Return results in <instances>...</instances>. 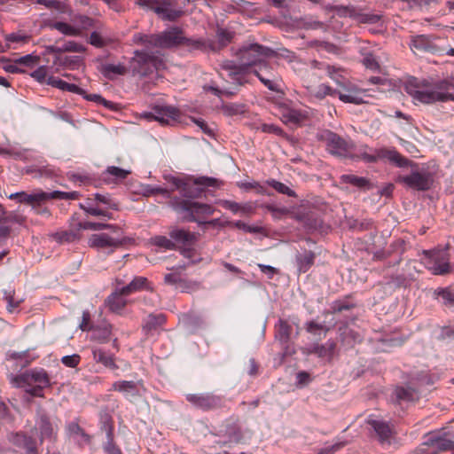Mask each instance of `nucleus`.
<instances>
[{
  "label": "nucleus",
  "mask_w": 454,
  "mask_h": 454,
  "mask_svg": "<svg viewBox=\"0 0 454 454\" xmlns=\"http://www.w3.org/2000/svg\"><path fill=\"white\" fill-rule=\"evenodd\" d=\"M404 90L415 105L454 101V79H445L434 83L415 77L404 82Z\"/></svg>",
  "instance_id": "f257e3e1"
},
{
  "label": "nucleus",
  "mask_w": 454,
  "mask_h": 454,
  "mask_svg": "<svg viewBox=\"0 0 454 454\" xmlns=\"http://www.w3.org/2000/svg\"><path fill=\"white\" fill-rule=\"evenodd\" d=\"M135 43L144 44L149 48L170 49L178 46H184L189 50H204L206 43L203 39H192L184 35L182 28L170 27L158 34H135L133 35Z\"/></svg>",
  "instance_id": "f03ea898"
},
{
  "label": "nucleus",
  "mask_w": 454,
  "mask_h": 454,
  "mask_svg": "<svg viewBox=\"0 0 454 454\" xmlns=\"http://www.w3.org/2000/svg\"><path fill=\"white\" fill-rule=\"evenodd\" d=\"M310 64L311 67L315 70H324L326 74L342 89V90H337V96L342 102L355 105L368 103V100L364 99V98L368 96L366 90L351 87L344 74V70L317 60L311 61Z\"/></svg>",
  "instance_id": "7ed1b4c3"
},
{
  "label": "nucleus",
  "mask_w": 454,
  "mask_h": 454,
  "mask_svg": "<svg viewBox=\"0 0 454 454\" xmlns=\"http://www.w3.org/2000/svg\"><path fill=\"white\" fill-rule=\"evenodd\" d=\"M273 51L259 43H251L247 46H243L238 52V58L240 61L239 66L232 64H227L224 67L230 71V75H233V79H237V75H239L245 72H247L249 68L255 67L263 62L268 57L271 56Z\"/></svg>",
  "instance_id": "20e7f679"
},
{
  "label": "nucleus",
  "mask_w": 454,
  "mask_h": 454,
  "mask_svg": "<svg viewBox=\"0 0 454 454\" xmlns=\"http://www.w3.org/2000/svg\"><path fill=\"white\" fill-rule=\"evenodd\" d=\"M352 151L355 156L350 157L351 159H359L365 162H376L379 160L387 159L399 168L416 166V164L401 155L395 149H372L366 145H361L358 147H356L353 145Z\"/></svg>",
  "instance_id": "39448f33"
},
{
  "label": "nucleus",
  "mask_w": 454,
  "mask_h": 454,
  "mask_svg": "<svg viewBox=\"0 0 454 454\" xmlns=\"http://www.w3.org/2000/svg\"><path fill=\"white\" fill-rule=\"evenodd\" d=\"M12 382L34 396H43L42 390L50 386V378L45 370L35 368L13 377Z\"/></svg>",
  "instance_id": "423d86ee"
},
{
  "label": "nucleus",
  "mask_w": 454,
  "mask_h": 454,
  "mask_svg": "<svg viewBox=\"0 0 454 454\" xmlns=\"http://www.w3.org/2000/svg\"><path fill=\"white\" fill-rule=\"evenodd\" d=\"M136 4L154 12L162 20L176 21L184 15V11L176 6V0H137Z\"/></svg>",
  "instance_id": "0eeeda50"
},
{
  "label": "nucleus",
  "mask_w": 454,
  "mask_h": 454,
  "mask_svg": "<svg viewBox=\"0 0 454 454\" xmlns=\"http://www.w3.org/2000/svg\"><path fill=\"white\" fill-rule=\"evenodd\" d=\"M166 182L172 187L171 191L177 190L184 197H195L199 192L194 185H201L205 187L216 186L217 180L212 177L201 176L195 180L188 178H180L174 176H165Z\"/></svg>",
  "instance_id": "6e6552de"
},
{
  "label": "nucleus",
  "mask_w": 454,
  "mask_h": 454,
  "mask_svg": "<svg viewBox=\"0 0 454 454\" xmlns=\"http://www.w3.org/2000/svg\"><path fill=\"white\" fill-rule=\"evenodd\" d=\"M132 70L140 76H146L163 68L164 62L161 58L150 54L145 51H136L131 61Z\"/></svg>",
  "instance_id": "1a4fd4ad"
},
{
  "label": "nucleus",
  "mask_w": 454,
  "mask_h": 454,
  "mask_svg": "<svg viewBox=\"0 0 454 454\" xmlns=\"http://www.w3.org/2000/svg\"><path fill=\"white\" fill-rule=\"evenodd\" d=\"M111 229L113 230V235L105 232L90 235L88 239L89 247L98 250H107L108 253H112L122 246L125 239L121 229L114 225Z\"/></svg>",
  "instance_id": "9d476101"
},
{
  "label": "nucleus",
  "mask_w": 454,
  "mask_h": 454,
  "mask_svg": "<svg viewBox=\"0 0 454 454\" xmlns=\"http://www.w3.org/2000/svg\"><path fill=\"white\" fill-rule=\"evenodd\" d=\"M173 207L178 213L184 215L183 218L184 220L199 223H201V218L214 213L211 206L190 200L173 202Z\"/></svg>",
  "instance_id": "9b49d317"
},
{
  "label": "nucleus",
  "mask_w": 454,
  "mask_h": 454,
  "mask_svg": "<svg viewBox=\"0 0 454 454\" xmlns=\"http://www.w3.org/2000/svg\"><path fill=\"white\" fill-rule=\"evenodd\" d=\"M324 139L326 142L327 151L337 156L340 157H354L353 144L342 139L338 135L327 131L324 134Z\"/></svg>",
  "instance_id": "f8f14e48"
},
{
  "label": "nucleus",
  "mask_w": 454,
  "mask_h": 454,
  "mask_svg": "<svg viewBox=\"0 0 454 454\" xmlns=\"http://www.w3.org/2000/svg\"><path fill=\"white\" fill-rule=\"evenodd\" d=\"M398 180L409 188L417 191H427L433 183L432 176L428 172L418 170H412L410 175L399 176Z\"/></svg>",
  "instance_id": "ddd939ff"
},
{
  "label": "nucleus",
  "mask_w": 454,
  "mask_h": 454,
  "mask_svg": "<svg viewBox=\"0 0 454 454\" xmlns=\"http://www.w3.org/2000/svg\"><path fill=\"white\" fill-rule=\"evenodd\" d=\"M35 429L39 433L41 443L44 441L54 443L57 441L59 427L56 422L52 421L45 414L40 415L36 419Z\"/></svg>",
  "instance_id": "4468645a"
},
{
  "label": "nucleus",
  "mask_w": 454,
  "mask_h": 454,
  "mask_svg": "<svg viewBox=\"0 0 454 454\" xmlns=\"http://www.w3.org/2000/svg\"><path fill=\"white\" fill-rule=\"evenodd\" d=\"M253 72L269 90L272 91H278L279 90L281 80L265 60L255 67Z\"/></svg>",
  "instance_id": "2eb2a0df"
},
{
  "label": "nucleus",
  "mask_w": 454,
  "mask_h": 454,
  "mask_svg": "<svg viewBox=\"0 0 454 454\" xmlns=\"http://www.w3.org/2000/svg\"><path fill=\"white\" fill-rule=\"evenodd\" d=\"M186 400L195 407L202 410L215 408L220 403V399L218 397L209 394H189L186 395Z\"/></svg>",
  "instance_id": "dca6fc26"
},
{
  "label": "nucleus",
  "mask_w": 454,
  "mask_h": 454,
  "mask_svg": "<svg viewBox=\"0 0 454 454\" xmlns=\"http://www.w3.org/2000/svg\"><path fill=\"white\" fill-rule=\"evenodd\" d=\"M426 266L434 275H444L450 271L448 260L439 253H432L426 262Z\"/></svg>",
  "instance_id": "f3484780"
},
{
  "label": "nucleus",
  "mask_w": 454,
  "mask_h": 454,
  "mask_svg": "<svg viewBox=\"0 0 454 454\" xmlns=\"http://www.w3.org/2000/svg\"><path fill=\"white\" fill-rule=\"evenodd\" d=\"M141 387V381L133 380H119L115 381L112 386L113 390L122 393L128 398L138 396Z\"/></svg>",
  "instance_id": "a211bd4d"
},
{
  "label": "nucleus",
  "mask_w": 454,
  "mask_h": 454,
  "mask_svg": "<svg viewBox=\"0 0 454 454\" xmlns=\"http://www.w3.org/2000/svg\"><path fill=\"white\" fill-rule=\"evenodd\" d=\"M126 296L127 295L122 294L121 289L117 286L106 301L109 310L116 314H121L128 304V300L125 298Z\"/></svg>",
  "instance_id": "6ab92c4d"
},
{
  "label": "nucleus",
  "mask_w": 454,
  "mask_h": 454,
  "mask_svg": "<svg viewBox=\"0 0 454 454\" xmlns=\"http://www.w3.org/2000/svg\"><path fill=\"white\" fill-rule=\"evenodd\" d=\"M170 238L174 240V243L181 245L183 247H191L195 244L198 239V235L185 231L184 229H173L169 232Z\"/></svg>",
  "instance_id": "aec40b11"
},
{
  "label": "nucleus",
  "mask_w": 454,
  "mask_h": 454,
  "mask_svg": "<svg viewBox=\"0 0 454 454\" xmlns=\"http://www.w3.org/2000/svg\"><path fill=\"white\" fill-rule=\"evenodd\" d=\"M367 423L375 431L380 442H384L388 441L392 430L390 427L384 421L378 420L370 416L367 419Z\"/></svg>",
  "instance_id": "412c9836"
},
{
  "label": "nucleus",
  "mask_w": 454,
  "mask_h": 454,
  "mask_svg": "<svg viewBox=\"0 0 454 454\" xmlns=\"http://www.w3.org/2000/svg\"><path fill=\"white\" fill-rule=\"evenodd\" d=\"M341 13L348 14L350 17H354L359 23L364 24H376L378 23L381 16L374 13H356L354 10H349L348 7H340Z\"/></svg>",
  "instance_id": "4be33fe9"
},
{
  "label": "nucleus",
  "mask_w": 454,
  "mask_h": 454,
  "mask_svg": "<svg viewBox=\"0 0 454 454\" xmlns=\"http://www.w3.org/2000/svg\"><path fill=\"white\" fill-rule=\"evenodd\" d=\"M44 192H38L35 193L28 194L25 192H15L9 195L10 200H17L21 203H27L30 205H34L36 203H41L43 201Z\"/></svg>",
  "instance_id": "5701e85b"
},
{
  "label": "nucleus",
  "mask_w": 454,
  "mask_h": 454,
  "mask_svg": "<svg viewBox=\"0 0 454 454\" xmlns=\"http://www.w3.org/2000/svg\"><path fill=\"white\" fill-rule=\"evenodd\" d=\"M121 289L122 294L125 295H129L133 293L141 291V290H153V288L149 286L148 280L145 277H136L129 285L125 286L120 287Z\"/></svg>",
  "instance_id": "b1692460"
},
{
  "label": "nucleus",
  "mask_w": 454,
  "mask_h": 454,
  "mask_svg": "<svg viewBox=\"0 0 454 454\" xmlns=\"http://www.w3.org/2000/svg\"><path fill=\"white\" fill-rule=\"evenodd\" d=\"M217 36V43L211 42L207 43L205 40H203L206 43V48L203 51H206L207 48L210 50L215 51H219L220 49L225 47L227 44H229L231 42L232 39V33L225 30V29H219L216 34Z\"/></svg>",
  "instance_id": "393cba45"
},
{
  "label": "nucleus",
  "mask_w": 454,
  "mask_h": 454,
  "mask_svg": "<svg viewBox=\"0 0 454 454\" xmlns=\"http://www.w3.org/2000/svg\"><path fill=\"white\" fill-rule=\"evenodd\" d=\"M308 93L316 99H323L325 96H337V90L332 89L327 84L306 85Z\"/></svg>",
  "instance_id": "a878e982"
},
{
  "label": "nucleus",
  "mask_w": 454,
  "mask_h": 454,
  "mask_svg": "<svg viewBox=\"0 0 454 454\" xmlns=\"http://www.w3.org/2000/svg\"><path fill=\"white\" fill-rule=\"evenodd\" d=\"M93 359L97 363L102 364L106 368L115 370L118 368L114 362V355L103 350L102 348H94L92 349Z\"/></svg>",
  "instance_id": "bb28decb"
},
{
  "label": "nucleus",
  "mask_w": 454,
  "mask_h": 454,
  "mask_svg": "<svg viewBox=\"0 0 454 454\" xmlns=\"http://www.w3.org/2000/svg\"><path fill=\"white\" fill-rule=\"evenodd\" d=\"M147 121H158L161 126H176L181 122L184 115H139Z\"/></svg>",
  "instance_id": "cd10ccee"
},
{
  "label": "nucleus",
  "mask_w": 454,
  "mask_h": 454,
  "mask_svg": "<svg viewBox=\"0 0 454 454\" xmlns=\"http://www.w3.org/2000/svg\"><path fill=\"white\" fill-rule=\"evenodd\" d=\"M340 183L341 184H351L352 186H355L359 189H369L370 188V182L367 178L357 176L352 174H345L340 176Z\"/></svg>",
  "instance_id": "c85d7f7f"
},
{
  "label": "nucleus",
  "mask_w": 454,
  "mask_h": 454,
  "mask_svg": "<svg viewBox=\"0 0 454 454\" xmlns=\"http://www.w3.org/2000/svg\"><path fill=\"white\" fill-rule=\"evenodd\" d=\"M411 49L413 52L431 51L433 49L432 42L425 35H416L411 43Z\"/></svg>",
  "instance_id": "c756f323"
},
{
  "label": "nucleus",
  "mask_w": 454,
  "mask_h": 454,
  "mask_svg": "<svg viewBox=\"0 0 454 454\" xmlns=\"http://www.w3.org/2000/svg\"><path fill=\"white\" fill-rule=\"evenodd\" d=\"M49 27L51 29H56L59 33L67 36H79L81 35V29L76 27L75 26H72L68 23L62 21H54L49 23Z\"/></svg>",
  "instance_id": "7c9ffc66"
},
{
  "label": "nucleus",
  "mask_w": 454,
  "mask_h": 454,
  "mask_svg": "<svg viewBox=\"0 0 454 454\" xmlns=\"http://www.w3.org/2000/svg\"><path fill=\"white\" fill-rule=\"evenodd\" d=\"M47 84L60 89L63 91H69L75 94H82L83 90L79 88L77 85L73 83H68L58 77L51 76L48 78Z\"/></svg>",
  "instance_id": "2f4dec72"
},
{
  "label": "nucleus",
  "mask_w": 454,
  "mask_h": 454,
  "mask_svg": "<svg viewBox=\"0 0 454 454\" xmlns=\"http://www.w3.org/2000/svg\"><path fill=\"white\" fill-rule=\"evenodd\" d=\"M335 347L336 345L333 341H327L324 345H316L312 348L311 353L316 354L317 356L324 359H331Z\"/></svg>",
  "instance_id": "473e14b6"
},
{
  "label": "nucleus",
  "mask_w": 454,
  "mask_h": 454,
  "mask_svg": "<svg viewBox=\"0 0 454 454\" xmlns=\"http://www.w3.org/2000/svg\"><path fill=\"white\" fill-rule=\"evenodd\" d=\"M102 74L108 79H114L116 75L127 73V68L121 64H105L102 66Z\"/></svg>",
  "instance_id": "72a5a7b5"
},
{
  "label": "nucleus",
  "mask_w": 454,
  "mask_h": 454,
  "mask_svg": "<svg viewBox=\"0 0 454 454\" xmlns=\"http://www.w3.org/2000/svg\"><path fill=\"white\" fill-rule=\"evenodd\" d=\"M315 254L312 252H305L297 256V265L300 272H307L314 264Z\"/></svg>",
  "instance_id": "f704fd0d"
},
{
  "label": "nucleus",
  "mask_w": 454,
  "mask_h": 454,
  "mask_svg": "<svg viewBox=\"0 0 454 454\" xmlns=\"http://www.w3.org/2000/svg\"><path fill=\"white\" fill-rule=\"evenodd\" d=\"M112 326L106 325L103 327H96L92 329L91 339L99 342H106L111 335Z\"/></svg>",
  "instance_id": "c9c22d12"
},
{
  "label": "nucleus",
  "mask_w": 454,
  "mask_h": 454,
  "mask_svg": "<svg viewBox=\"0 0 454 454\" xmlns=\"http://www.w3.org/2000/svg\"><path fill=\"white\" fill-rule=\"evenodd\" d=\"M151 106L155 114H178L176 107L168 105L161 98L155 100V102H152Z\"/></svg>",
  "instance_id": "e433bc0d"
},
{
  "label": "nucleus",
  "mask_w": 454,
  "mask_h": 454,
  "mask_svg": "<svg viewBox=\"0 0 454 454\" xmlns=\"http://www.w3.org/2000/svg\"><path fill=\"white\" fill-rule=\"evenodd\" d=\"M15 442L21 445L27 454H37L35 442L31 437L24 434H17Z\"/></svg>",
  "instance_id": "4c0bfd02"
},
{
  "label": "nucleus",
  "mask_w": 454,
  "mask_h": 454,
  "mask_svg": "<svg viewBox=\"0 0 454 454\" xmlns=\"http://www.w3.org/2000/svg\"><path fill=\"white\" fill-rule=\"evenodd\" d=\"M395 397L398 401H414L418 398L416 391L411 387H396L395 390Z\"/></svg>",
  "instance_id": "58836bf2"
},
{
  "label": "nucleus",
  "mask_w": 454,
  "mask_h": 454,
  "mask_svg": "<svg viewBox=\"0 0 454 454\" xmlns=\"http://www.w3.org/2000/svg\"><path fill=\"white\" fill-rule=\"evenodd\" d=\"M43 201L51 199H58V200H76L79 198L80 194L77 192H60V191H54L52 192H44Z\"/></svg>",
  "instance_id": "ea45409f"
},
{
  "label": "nucleus",
  "mask_w": 454,
  "mask_h": 454,
  "mask_svg": "<svg viewBox=\"0 0 454 454\" xmlns=\"http://www.w3.org/2000/svg\"><path fill=\"white\" fill-rule=\"evenodd\" d=\"M129 174V170H126L119 167L111 166L108 167L106 170L104 172V178L106 180H109L110 178L108 176H113L114 180H122L125 179Z\"/></svg>",
  "instance_id": "a19ab883"
},
{
  "label": "nucleus",
  "mask_w": 454,
  "mask_h": 454,
  "mask_svg": "<svg viewBox=\"0 0 454 454\" xmlns=\"http://www.w3.org/2000/svg\"><path fill=\"white\" fill-rule=\"evenodd\" d=\"M37 3L43 4L50 9H54L60 13H67L69 12V6L59 0H37Z\"/></svg>",
  "instance_id": "79ce46f5"
},
{
  "label": "nucleus",
  "mask_w": 454,
  "mask_h": 454,
  "mask_svg": "<svg viewBox=\"0 0 454 454\" xmlns=\"http://www.w3.org/2000/svg\"><path fill=\"white\" fill-rule=\"evenodd\" d=\"M291 327L284 320L280 319L277 325L276 337L283 343H286L290 338Z\"/></svg>",
  "instance_id": "37998d69"
},
{
  "label": "nucleus",
  "mask_w": 454,
  "mask_h": 454,
  "mask_svg": "<svg viewBox=\"0 0 454 454\" xmlns=\"http://www.w3.org/2000/svg\"><path fill=\"white\" fill-rule=\"evenodd\" d=\"M85 51V47L79 43L74 41H67L65 42L61 47L56 48L54 51L56 52H83Z\"/></svg>",
  "instance_id": "c03bdc74"
},
{
  "label": "nucleus",
  "mask_w": 454,
  "mask_h": 454,
  "mask_svg": "<svg viewBox=\"0 0 454 454\" xmlns=\"http://www.w3.org/2000/svg\"><path fill=\"white\" fill-rule=\"evenodd\" d=\"M80 231H63L56 232L53 237L59 242H73L80 239Z\"/></svg>",
  "instance_id": "a18cd8bd"
},
{
  "label": "nucleus",
  "mask_w": 454,
  "mask_h": 454,
  "mask_svg": "<svg viewBox=\"0 0 454 454\" xmlns=\"http://www.w3.org/2000/svg\"><path fill=\"white\" fill-rule=\"evenodd\" d=\"M267 184L279 193L286 194L289 197H296L295 192L281 182L271 179L267 181Z\"/></svg>",
  "instance_id": "49530a36"
},
{
  "label": "nucleus",
  "mask_w": 454,
  "mask_h": 454,
  "mask_svg": "<svg viewBox=\"0 0 454 454\" xmlns=\"http://www.w3.org/2000/svg\"><path fill=\"white\" fill-rule=\"evenodd\" d=\"M4 300L7 302V310L11 313L14 312L23 301L22 299H15L14 291L12 290L4 291Z\"/></svg>",
  "instance_id": "de8ad7c7"
},
{
  "label": "nucleus",
  "mask_w": 454,
  "mask_h": 454,
  "mask_svg": "<svg viewBox=\"0 0 454 454\" xmlns=\"http://www.w3.org/2000/svg\"><path fill=\"white\" fill-rule=\"evenodd\" d=\"M150 242L151 244L161 248L168 250L175 248V243L165 236H155L150 239Z\"/></svg>",
  "instance_id": "09e8293b"
},
{
  "label": "nucleus",
  "mask_w": 454,
  "mask_h": 454,
  "mask_svg": "<svg viewBox=\"0 0 454 454\" xmlns=\"http://www.w3.org/2000/svg\"><path fill=\"white\" fill-rule=\"evenodd\" d=\"M113 225L102 223H92V222H81L77 224V231L81 230H93L99 231L103 229L112 228Z\"/></svg>",
  "instance_id": "8fccbe9b"
},
{
  "label": "nucleus",
  "mask_w": 454,
  "mask_h": 454,
  "mask_svg": "<svg viewBox=\"0 0 454 454\" xmlns=\"http://www.w3.org/2000/svg\"><path fill=\"white\" fill-rule=\"evenodd\" d=\"M434 294L440 297L445 305L454 306L453 294L448 288H438L434 291Z\"/></svg>",
  "instance_id": "3c124183"
},
{
  "label": "nucleus",
  "mask_w": 454,
  "mask_h": 454,
  "mask_svg": "<svg viewBox=\"0 0 454 454\" xmlns=\"http://www.w3.org/2000/svg\"><path fill=\"white\" fill-rule=\"evenodd\" d=\"M31 76L35 78L39 82H45L47 83L48 78L51 75H49L48 74V67L45 66L39 67L36 68L32 74Z\"/></svg>",
  "instance_id": "603ef678"
},
{
  "label": "nucleus",
  "mask_w": 454,
  "mask_h": 454,
  "mask_svg": "<svg viewBox=\"0 0 454 454\" xmlns=\"http://www.w3.org/2000/svg\"><path fill=\"white\" fill-rule=\"evenodd\" d=\"M166 321V317L163 314H159V315H150L148 317V319L145 323V327L147 328V329H152V328H154L158 325H161L162 324H164V322Z\"/></svg>",
  "instance_id": "864d4df0"
},
{
  "label": "nucleus",
  "mask_w": 454,
  "mask_h": 454,
  "mask_svg": "<svg viewBox=\"0 0 454 454\" xmlns=\"http://www.w3.org/2000/svg\"><path fill=\"white\" fill-rule=\"evenodd\" d=\"M29 39L30 37L28 35L19 33H12L6 36V41L9 43V44H24L28 43Z\"/></svg>",
  "instance_id": "5fc2aeb1"
},
{
  "label": "nucleus",
  "mask_w": 454,
  "mask_h": 454,
  "mask_svg": "<svg viewBox=\"0 0 454 454\" xmlns=\"http://www.w3.org/2000/svg\"><path fill=\"white\" fill-rule=\"evenodd\" d=\"M306 329L309 333L312 334H320L321 333H324V334H325L328 331V328L325 325L317 324L314 321L307 323Z\"/></svg>",
  "instance_id": "6e6d98bb"
},
{
  "label": "nucleus",
  "mask_w": 454,
  "mask_h": 454,
  "mask_svg": "<svg viewBox=\"0 0 454 454\" xmlns=\"http://www.w3.org/2000/svg\"><path fill=\"white\" fill-rule=\"evenodd\" d=\"M74 21L78 24L81 31L93 27V20L86 15H78L74 17Z\"/></svg>",
  "instance_id": "4d7b16f0"
},
{
  "label": "nucleus",
  "mask_w": 454,
  "mask_h": 454,
  "mask_svg": "<svg viewBox=\"0 0 454 454\" xmlns=\"http://www.w3.org/2000/svg\"><path fill=\"white\" fill-rule=\"evenodd\" d=\"M80 207L82 209H83L86 213L91 215H95V216H98V215H103V216H106L108 218H111L110 216V214L106 213V211L104 210H101V209H98V208H96V207H93L90 204V202H87V205H82V204H80Z\"/></svg>",
  "instance_id": "13d9d810"
},
{
  "label": "nucleus",
  "mask_w": 454,
  "mask_h": 454,
  "mask_svg": "<svg viewBox=\"0 0 454 454\" xmlns=\"http://www.w3.org/2000/svg\"><path fill=\"white\" fill-rule=\"evenodd\" d=\"M81 357L79 355L74 354L71 356H65L62 357L61 362L67 367L74 368L80 363Z\"/></svg>",
  "instance_id": "bf43d9fd"
},
{
  "label": "nucleus",
  "mask_w": 454,
  "mask_h": 454,
  "mask_svg": "<svg viewBox=\"0 0 454 454\" xmlns=\"http://www.w3.org/2000/svg\"><path fill=\"white\" fill-rule=\"evenodd\" d=\"M190 117H191V120L194 123H196L203 130L204 133L208 134V135L214 134V129L209 127L202 118H200V117L195 118L192 115H190Z\"/></svg>",
  "instance_id": "052dcab7"
},
{
  "label": "nucleus",
  "mask_w": 454,
  "mask_h": 454,
  "mask_svg": "<svg viewBox=\"0 0 454 454\" xmlns=\"http://www.w3.org/2000/svg\"><path fill=\"white\" fill-rule=\"evenodd\" d=\"M99 105H102L106 110H109L112 112H121L123 110V106H121V104L106 100L104 98L101 100Z\"/></svg>",
  "instance_id": "680f3d73"
},
{
  "label": "nucleus",
  "mask_w": 454,
  "mask_h": 454,
  "mask_svg": "<svg viewBox=\"0 0 454 454\" xmlns=\"http://www.w3.org/2000/svg\"><path fill=\"white\" fill-rule=\"evenodd\" d=\"M219 204L225 209L231 211L233 214H239L240 204L231 200H221Z\"/></svg>",
  "instance_id": "e2e57ef3"
},
{
  "label": "nucleus",
  "mask_w": 454,
  "mask_h": 454,
  "mask_svg": "<svg viewBox=\"0 0 454 454\" xmlns=\"http://www.w3.org/2000/svg\"><path fill=\"white\" fill-rule=\"evenodd\" d=\"M261 129L263 132L282 135V129L274 124H262Z\"/></svg>",
  "instance_id": "0e129e2a"
},
{
  "label": "nucleus",
  "mask_w": 454,
  "mask_h": 454,
  "mask_svg": "<svg viewBox=\"0 0 454 454\" xmlns=\"http://www.w3.org/2000/svg\"><path fill=\"white\" fill-rule=\"evenodd\" d=\"M364 64L366 67L371 69H377L379 67L376 59L372 54H368L364 57Z\"/></svg>",
  "instance_id": "69168bd1"
},
{
  "label": "nucleus",
  "mask_w": 454,
  "mask_h": 454,
  "mask_svg": "<svg viewBox=\"0 0 454 454\" xmlns=\"http://www.w3.org/2000/svg\"><path fill=\"white\" fill-rule=\"evenodd\" d=\"M90 43L97 47H102L104 40L98 33L93 32L90 35Z\"/></svg>",
  "instance_id": "338daca9"
},
{
  "label": "nucleus",
  "mask_w": 454,
  "mask_h": 454,
  "mask_svg": "<svg viewBox=\"0 0 454 454\" xmlns=\"http://www.w3.org/2000/svg\"><path fill=\"white\" fill-rule=\"evenodd\" d=\"M344 444L341 442H337L329 447H325L322 449L318 454H333V452L339 450Z\"/></svg>",
  "instance_id": "774afa93"
}]
</instances>
